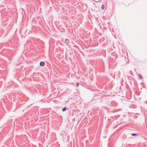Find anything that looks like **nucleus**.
I'll return each instance as SVG.
<instances>
[{
    "mask_svg": "<svg viewBox=\"0 0 147 147\" xmlns=\"http://www.w3.org/2000/svg\"><path fill=\"white\" fill-rule=\"evenodd\" d=\"M45 65L44 63L43 62L41 61L40 63V65L41 66H43Z\"/></svg>",
    "mask_w": 147,
    "mask_h": 147,
    "instance_id": "f257e3e1",
    "label": "nucleus"
},
{
    "mask_svg": "<svg viewBox=\"0 0 147 147\" xmlns=\"http://www.w3.org/2000/svg\"><path fill=\"white\" fill-rule=\"evenodd\" d=\"M105 7V6L103 5H101V8L102 9H104Z\"/></svg>",
    "mask_w": 147,
    "mask_h": 147,
    "instance_id": "f03ea898",
    "label": "nucleus"
},
{
    "mask_svg": "<svg viewBox=\"0 0 147 147\" xmlns=\"http://www.w3.org/2000/svg\"><path fill=\"white\" fill-rule=\"evenodd\" d=\"M138 76L139 77H140L142 79H143V78H142V76L141 75V74H139L138 75Z\"/></svg>",
    "mask_w": 147,
    "mask_h": 147,
    "instance_id": "7ed1b4c3",
    "label": "nucleus"
},
{
    "mask_svg": "<svg viewBox=\"0 0 147 147\" xmlns=\"http://www.w3.org/2000/svg\"><path fill=\"white\" fill-rule=\"evenodd\" d=\"M65 110V108H64L62 109V111H64Z\"/></svg>",
    "mask_w": 147,
    "mask_h": 147,
    "instance_id": "20e7f679",
    "label": "nucleus"
},
{
    "mask_svg": "<svg viewBox=\"0 0 147 147\" xmlns=\"http://www.w3.org/2000/svg\"><path fill=\"white\" fill-rule=\"evenodd\" d=\"M131 135L132 136H136V135H137V134H132Z\"/></svg>",
    "mask_w": 147,
    "mask_h": 147,
    "instance_id": "39448f33",
    "label": "nucleus"
},
{
    "mask_svg": "<svg viewBox=\"0 0 147 147\" xmlns=\"http://www.w3.org/2000/svg\"><path fill=\"white\" fill-rule=\"evenodd\" d=\"M76 85H77V86H79V84H78V83H76Z\"/></svg>",
    "mask_w": 147,
    "mask_h": 147,
    "instance_id": "423d86ee",
    "label": "nucleus"
}]
</instances>
